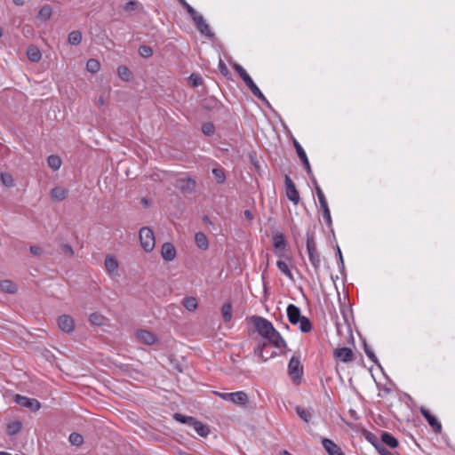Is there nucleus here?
I'll list each match as a JSON object with an SVG mask.
<instances>
[{
    "instance_id": "nucleus-41",
    "label": "nucleus",
    "mask_w": 455,
    "mask_h": 455,
    "mask_svg": "<svg viewBox=\"0 0 455 455\" xmlns=\"http://www.w3.org/2000/svg\"><path fill=\"white\" fill-rule=\"evenodd\" d=\"M276 266L278 267V269L283 273L291 281H294V277H293V275L292 273L291 272L288 265L283 261V260H278L276 262Z\"/></svg>"
},
{
    "instance_id": "nucleus-28",
    "label": "nucleus",
    "mask_w": 455,
    "mask_h": 455,
    "mask_svg": "<svg viewBox=\"0 0 455 455\" xmlns=\"http://www.w3.org/2000/svg\"><path fill=\"white\" fill-rule=\"evenodd\" d=\"M295 410L299 417L307 423L310 421L314 414L312 410H306L301 406H296Z\"/></svg>"
},
{
    "instance_id": "nucleus-62",
    "label": "nucleus",
    "mask_w": 455,
    "mask_h": 455,
    "mask_svg": "<svg viewBox=\"0 0 455 455\" xmlns=\"http://www.w3.org/2000/svg\"><path fill=\"white\" fill-rule=\"evenodd\" d=\"M349 413H350L352 418L356 419V417H355L356 413H355V411L354 410H350Z\"/></svg>"
},
{
    "instance_id": "nucleus-64",
    "label": "nucleus",
    "mask_w": 455,
    "mask_h": 455,
    "mask_svg": "<svg viewBox=\"0 0 455 455\" xmlns=\"http://www.w3.org/2000/svg\"><path fill=\"white\" fill-rule=\"evenodd\" d=\"M0 455H12V454L9 452H6V451H0Z\"/></svg>"
},
{
    "instance_id": "nucleus-20",
    "label": "nucleus",
    "mask_w": 455,
    "mask_h": 455,
    "mask_svg": "<svg viewBox=\"0 0 455 455\" xmlns=\"http://www.w3.org/2000/svg\"><path fill=\"white\" fill-rule=\"evenodd\" d=\"M161 255L166 261H172L176 257V249L172 243H164L162 245Z\"/></svg>"
},
{
    "instance_id": "nucleus-14",
    "label": "nucleus",
    "mask_w": 455,
    "mask_h": 455,
    "mask_svg": "<svg viewBox=\"0 0 455 455\" xmlns=\"http://www.w3.org/2000/svg\"><path fill=\"white\" fill-rule=\"evenodd\" d=\"M270 346H272L271 343L264 341L262 344H259L257 347H255V355L260 357L262 361L268 360L275 355V352L269 351Z\"/></svg>"
},
{
    "instance_id": "nucleus-46",
    "label": "nucleus",
    "mask_w": 455,
    "mask_h": 455,
    "mask_svg": "<svg viewBox=\"0 0 455 455\" xmlns=\"http://www.w3.org/2000/svg\"><path fill=\"white\" fill-rule=\"evenodd\" d=\"M68 440L71 443V444L76 446H80L84 443L83 435L75 432L70 434Z\"/></svg>"
},
{
    "instance_id": "nucleus-7",
    "label": "nucleus",
    "mask_w": 455,
    "mask_h": 455,
    "mask_svg": "<svg viewBox=\"0 0 455 455\" xmlns=\"http://www.w3.org/2000/svg\"><path fill=\"white\" fill-rule=\"evenodd\" d=\"M217 395H219L220 398H222L225 401H229L236 405L244 406L247 404L249 398L246 393L243 391H237L234 393H215Z\"/></svg>"
},
{
    "instance_id": "nucleus-60",
    "label": "nucleus",
    "mask_w": 455,
    "mask_h": 455,
    "mask_svg": "<svg viewBox=\"0 0 455 455\" xmlns=\"http://www.w3.org/2000/svg\"><path fill=\"white\" fill-rule=\"evenodd\" d=\"M312 180V183L314 184V187H315V190L316 191V188L317 187H320L317 183V180L315 178V176L313 175V173L311 175H308Z\"/></svg>"
},
{
    "instance_id": "nucleus-55",
    "label": "nucleus",
    "mask_w": 455,
    "mask_h": 455,
    "mask_svg": "<svg viewBox=\"0 0 455 455\" xmlns=\"http://www.w3.org/2000/svg\"><path fill=\"white\" fill-rule=\"evenodd\" d=\"M181 6L187 11V12L191 15L195 14L196 10L186 1V0H177Z\"/></svg>"
},
{
    "instance_id": "nucleus-32",
    "label": "nucleus",
    "mask_w": 455,
    "mask_h": 455,
    "mask_svg": "<svg viewBox=\"0 0 455 455\" xmlns=\"http://www.w3.org/2000/svg\"><path fill=\"white\" fill-rule=\"evenodd\" d=\"M22 429V423L20 420H14L7 425V434L9 435H15Z\"/></svg>"
},
{
    "instance_id": "nucleus-45",
    "label": "nucleus",
    "mask_w": 455,
    "mask_h": 455,
    "mask_svg": "<svg viewBox=\"0 0 455 455\" xmlns=\"http://www.w3.org/2000/svg\"><path fill=\"white\" fill-rule=\"evenodd\" d=\"M188 83L192 87H198L203 84V79L199 74L192 73L188 76Z\"/></svg>"
},
{
    "instance_id": "nucleus-27",
    "label": "nucleus",
    "mask_w": 455,
    "mask_h": 455,
    "mask_svg": "<svg viewBox=\"0 0 455 455\" xmlns=\"http://www.w3.org/2000/svg\"><path fill=\"white\" fill-rule=\"evenodd\" d=\"M0 289L4 292L13 294L17 291V285L11 280H2L0 281Z\"/></svg>"
},
{
    "instance_id": "nucleus-2",
    "label": "nucleus",
    "mask_w": 455,
    "mask_h": 455,
    "mask_svg": "<svg viewBox=\"0 0 455 455\" xmlns=\"http://www.w3.org/2000/svg\"><path fill=\"white\" fill-rule=\"evenodd\" d=\"M287 317L291 324H299V330L303 333L311 331L313 325L311 321L301 315L300 308L294 304H289L286 309Z\"/></svg>"
},
{
    "instance_id": "nucleus-30",
    "label": "nucleus",
    "mask_w": 455,
    "mask_h": 455,
    "mask_svg": "<svg viewBox=\"0 0 455 455\" xmlns=\"http://www.w3.org/2000/svg\"><path fill=\"white\" fill-rule=\"evenodd\" d=\"M182 305L190 312L195 311L198 307L197 300L195 297H185L182 299Z\"/></svg>"
},
{
    "instance_id": "nucleus-50",
    "label": "nucleus",
    "mask_w": 455,
    "mask_h": 455,
    "mask_svg": "<svg viewBox=\"0 0 455 455\" xmlns=\"http://www.w3.org/2000/svg\"><path fill=\"white\" fill-rule=\"evenodd\" d=\"M140 5V3L139 1L130 0L124 4V10L127 12H131L137 10Z\"/></svg>"
},
{
    "instance_id": "nucleus-26",
    "label": "nucleus",
    "mask_w": 455,
    "mask_h": 455,
    "mask_svg": "<svg viewBox=\"0 0 455 455\" xmlns=\"http://www.w3.org/2000/svg\"><path fill=\"white\" fill-rule=\"evenodd\" d=\"M192 427H194L196 432L202 437H206L210 434L209 427L197 419L196 420L195 424Z\"/></svg>"
},
{
    "instance_id": "nucleus-36",
    "label": "nucleus",
    "mask_w": 455,
    "mask_h": 455,
    "mask_svg": "<svg viewBox=\"0 0 455 455\" xmlns=\"http://www.w3.org/2000/svg\"><path fill=\"white\" fill-rule=\"evenodd\" d=\"M212 175L218 184H223L226 181V173L225 170L221 167L213 168Z\"/></svg>"
},
{
    "instance_id": "nucleus-29",
    "label": "nucleus",
    "mask_w": 455,
    "mask_h": 455,
    "mask_svg": "<svg viewBox=\"0 0 455 455\" xmlns=\"http://www.w3.org/2000/svg\"><path fill=\"white\" fill-rule=\"evenodd\" d=\"M173 419L180 423L186 424L191 427L195 424L196 420V419L192 416H186L181 413H174Z\"/></svg>"
},
{
    "instance_id": "nucleus-34",
    "label": "nucleus",
    "mask_w": 455,
    "mask_h": 455,
    "mask_svg": "<svg viewBox=\"0 0 455 455\" xmlns=\"http://www.w3.org/2000/svg\"><path fill=\"white\" fill-rule=\"evenodd\" d=\"M221 106V102L213 98L206 99L203 104L204 108L207 110H218L220 108Z\"/></svg>"
},
{
    "instance_id": "nucleus-44",
    "label": "nucleus",
    "mask_w": 455,
    "mask_h": 455,
    "mask_svg": "<svg viewBox=\"0 0 455 455\" xmlns=\"http://www.w3.org/2000/svg\"><path fill=\"white\" fill-rule=\"evenodd\" d=\"M119 77L124 81H129L132 76L130 69L126 66H119L117 68Z\"/></svg>"
},
{
    "instance_id": "nucleus-31",
    "label": "nucleus",
    "mask_w": 455,
    "mask_h": 455,
    "mask_svg": "<svg viewBox=\"0 0 455 455\" xmlns=\"http://www.w3.org/2000/svg\"><path fill=\"white\" fill-rule=\"evenodd\" d=\"M68 191L63 188L56 187L52 189L51 195L52 196L58 200L62 201L68 196Z\"/></svg>"
},
{
    "instance_id": "nucleus-39",
    "label": "nucleus",
    "mask_w": 455,
    "mask_h": 455,
    "mask_svg": "<svg viewBox=\"0 0 455 455\" xmlns=\"http://www.w3.org/2000/svg\"><path fill=\"white\" fill-rule=\"evenodd\" d=\"M48 165L54 171H57L61 166V159L60 156L55 155H51L47 158Z\"/></svg>"
},
{
    "instance_id": "nucleus-33",
    "label": "nucleus",
    "mask_w": 455,
    "mask_h": 455,
    "mask_svg": "<svg viewBox=\"0 0 455 455\" xmlns=\"http://www.w3.org/2000/svg\"><path fill=\"white\" fill-rule=\"evenodd\" d=\"M82 41V33L79 30H73L68 36V42L71 45H78Z\"/></svg>"
},
{
    "instance_id": "nucleus-42",
    "label": "nucleus",
    "mask_w": 455,
    "mask_h": 455,
    "mask_svg": "<svg viewBox=\"0 0 455 455\" xmlns=\"http://www.w3.org/2000/svg\"><path fill=\"white\" fill-rule=\"evenodd\" d=\"M89 320L92 324L101 326L104 324L106 318L101 314L95 312L90 315Z\"/></svg>"
},
{
    "instance_id": "nucleus-35",
    "label": "nucleus",
    "mask_w": 455,
    "mask_h": 455,
    "mask_svg": "<svg viewBox=\"0 0 455 455\" xmlns=\"http://www.w3.org/2000/svg\"><path fill=\"white\" fill-rule=\"evenodd\" d=\"M52 12V7L49 4H44L38 12V18L44 21H46L51 18Z\"/></svg>"
},
{
    "instance_id": "nucleus-54",
    "label": "nucleus",
    "mask_w": 455,
    "mask_h": 455,
    "mask_svg": "<svg viewBox=\"0 0 455 455\" xmlns=\"http://www.w3.org/2000/svg\"><path fill=\"white\" fill-rule=\"evenodd\" d=\"M219 69L220 74L225 77H228L230 74L229 69L228 68L227 65L224 63L222 60H220Z\"/></svg>"
},
{
    "instance_id": "nucleus-22",
    "label": "nucleus",
    "mask_w": 455,
    "mask_h": 455,
    "mask_svg": "<svg viewBox=\"0 0 455 455\" xmlns=\"http://www.w3.org/2000/svg\"><path fill=\"white\" fill-rule=\"evenodd\" d=\"M27 56L31 62L36 63L41 60L42 53L38 47L35 45H29L27 48Z\"/></svg>"
},
{
    "instance_id": "nucleus-47",
    "label": "nucleus",
    "mask_w": 455,
    "mask_h": 455,
    "mask_svg": "<svg viewBox=\"0 0 455 455\" xmlns=\"http://www.w3.org/2000/svg\"><path fill=\"white\" fill-rule=\"evenodd\" d=\"M366 440L373 445L376 450H379L382 443H379V439L372 433L367 432L365 435Z\"/></svg>"
},
{
    "instance_id": "nucleus-18",
    "label": "nucleus",
    "mask_w": 455,
    "mask_h": 455,
    "mask_svg": "<svg viewBox=\"0 0 455 455\" xmlns=\"http://www.w3.org/2000/svg\"><path fill=\"white\" fill-rule=\"evenodd\" d=\"M137 339L145 345H153L157 341V337L149 331L139 330L136 332Z\"/></svg>"
},
{
    "instance_id": "nucleus-21",
    "label": "nucleus",
    "mask_w": 455,
    "mask_h": 455,
    "mask_svg": "<svg viewBox=\"0 0 455 455\" xmlns=\"http://www.w3.org/2000/svg\"><path fill=\"white\" fill-rule=\"evenodd\" d=\"M272 245L275 251H284L286 240L283 233L277 232L273 235Z\"/></svg>"
},
{
    "instance_id": "nucleus-56",
    "label": "nucleus",
    "mask_w": 455,
    "mask_h": 455,
    "mask_svg": "<svg viewBox=\"0 0 455 455\" xmlns=\"http://www.w3.org/2000/svg\"><path fill=\"white\" fill-rule=\"evenodd\" d=\"M61 251L63 253L68 254V256H73L74 251L71 245L65 243L61 245Z\"/></svg>"
},
{
    "instance_id": "nucleus-40",
    "label": "nucleus",
    "mask_w": 455,
    "mask_h": 455,
    "mask_svg": "<svg viewBox=\"0 0 455 455\" xmlns=\"http://www.w3.org/2000/svg\"><path fill=\"white\" fill-rule=\"evenodd\" d=\"M363 350L365 352V354L367 355V356L372 361L374 362L378 367L379 368V370H383L382 366L380 365V363H379L374 352L372 351V349L370 347V346L366 343L365 340L363 341Z\"/></svg>"
},
{
    "instance_id": "nucleus-1",
    "label": "nucleus",
    "mask_w": 455,
    "mask_h": 455,
    "mask_svg": "<svg viewBox=\"0 0 455 455\" xmlns=\"http://www.w3.org/2000/svg\"><path fill=\"white\" fill-rule=\"evenodd\" d=\"M251 321L254 323L256 331L259 334L271 343L275 348L286 347V342L277 331L272 323L261 316H252Z\"/></svg>"
},
{
    "instance_id": "nucleus-16",
    "label": "nucleus",
    "mask_w": 455,
    "mask_h": 455,
    "mask_svg": "<svg viewBox=\"0 0 455 455\" xmlns=\"http://www.w3.org/2000/svg\"><path fill=\"white\" fill-rule=\"evenodd\" d=\"M293 145H294V148L296 149L299 158L300 159L304 168L306 169L307 175H311L312 169H311L308 158L306 155V152L304 151V149L302 148L300 144L296 140H293Z\"/></svg>"
},
{
    "instance_id": "nucleus-24",
    "label": "nucleus",
    "mask_w": 455,
    "mask_h": 455,
    "mask_svg": "<svg viewBox=\"0 0 455 455\" xmlns=\"http://www.w3.org/2000/svg\"><path fill=\"white\" fill-rule=\"evenodd\" d=\"M381 441L392 449H395L399 445L398 440L388 432H383L381 434Z\"/></svg>"
},
{
    "instance_id": "nucleus-17",
    "label": "nucleus",
    "mask_w": 455,
    "mask_h": 455,
    "mask_svg": "<svg viewBox=\"0 0 455 455\" xmlns=\"http://www.w3.org/2000/svg\"><path fill=\"white\" fill-rule=\"evenodd\" d=\"M58 325L64 332H71L75 328L74 319L68 315H62L58 318Z\"/></svg>"
},
{
    "instance_id": "nucleus-48",
    "label": "nucleus",
    "mask_w": 455,
    "mask_h": 455,
    "mask_svg": "<svg viewBox=\"0 0 455 455\" xmlns=\"http://www.w3.org/2000/svg\"><path fill=\"white\" fill-rule=\"evenodd\" d=\"M290 379L295 385H299L303 379V371H288Z\"/></svg>"
},
{
    "instance_id": "nucleus-10",
    "label": "nucleus",
    "mask_w": 455,
    "mask_h": 455,
    "mask_svg": "<svg viewBox=\"0 0 455 455\" xmlns=\"http://www.w3.org/2000/svg\"><path fill=\"white\" fill-rule=\"evenodd\" d=\"M284 184H285V194L290 201H291L295 205H297L300 200V196L299 191L296 188V186L290 176L285 175L284 177Z\"/></svg>"
},
{
    "instance_id": "nucleus-43",
    "label": "nucleus",
    "mask_w": 455,
    "mask_h": 455,
    "mask_svg": "<svg viewBox=\"0 0 455 455\" xmlns=\"http://www.w3.org/2000/svg\"><path fill=\"white\" fill-rule=\"evenodd\" d=\"M100 64L96 59H90L86 63V69L90 73H97L100 70Z\"/></svg>"
},
{
    "instance_id": "nucleus-58",
    "label": "nucleus",
    "mask_w": 455,
    "mask_h": 455,
    "mask_svg": "<svg viewBox=\"0 0 455 455\" xmlns=\"http://www.w3.org/2000/svg\"><path fill=\"white\" fill-rule=\"evenodd\" d=\"M379 455H395L391 451H389L383 444L377 450Z\"/></svg>"
},
{
    "instance_id": "nucleus-23",
    "label": "nucleus",
    "mask_w": 455,
    "mask_h": 455,
    "mask_svg": "<svg viewBox=\"0 0 455 455\" xmlns=\"http://www.w3.org/2000/svg\"><path fill=\"white\" fill-rule=\"evenodd\" d=\"M105 267L108 273H114L118 268V261L113 255H107L105 258Z\"/></svg>"
},
{
    "instance_id": "nucleus-53",
    "label": "nucleus",
    "mask_w": 455,
    "mask_h": 455,
    "mask_svg": "<svg viewBox=\"0 0 455 455\" xmlns=\"http://www.w3.org/2000/svg\"><path fill=\"white\" fill-rule=\"evenodd\" d=\"M336 255L338 257L339 267L340 269V272L343 273L345 271V264H344V259H343L342 252H341L340 248L339 247V245H336Z\"/></svg>"
},
{
    "instance_id": "nucleus-49",
    "label": "nucleus",
    "mask_w": 455,
    "mask_h": 455,
    "mask_svg": "<svg viewBox=\"0 0 455 455\" xmlns=\"http://www.w3.org/2000/svg\"><path fill=\"white\" fill-rule=\"evenodd\" d=\"M202 132L206 136H211L215 132V126L212 123L207 122L202 125Z\"/></svg>"
},
{
    "instance_id": "nucleus-37",
    "label": "nucleus",
    "mask_w": 455,
    "mask_h": 455,
    "mask_svg": "<svg viewBox=\"0 0 455 455\" xmlns=\"http://www.w3.org/2000/svg\"><path fill=\"white\" fill-rule=\"evenodd\" d=\"M232 304L230 302H227L223 304L221 307V315L225 322H229L232 319Z\"/></svg>"
},
{
    "instance_id": "nucleus-52",
    "label": "nucleus",
    "mask_w": 455,
    "mask_h": 455,
    "mask_svg": "<svg viewBox=\"0 0 455 455\" xmlns=\"http://www.w3.org/2000/svg\"><path fill=\"white\" fill-rule=\"evenodd\" d=\"M1 180H2L3 184L7 188L13 186L12 176L9 173L2 172L1 173Z\"/></svg>"
},
{
    "instance_id": "nucleus-59",
    "label": "nucleus",
    "mask_w": 455,
    "mask_h": 455,
    "mask_svg": "<svg viewBox=\"0 0 455 455\" xmlns=\"http://www.w3.org/2000/svg\"><path fill=\"white\" fill-rule=\"evenodd\" d=\"M243 214H244L245 218L249 220H252L254 218L252 212L250 210H245Z\"/></svg>"
},
{
    "instance_id": "nucleus-57",
    "label": "nucleus",
    "mask_w": 455,
    "mask_h": 455,
    "mask_svg": "<svg viewBox=\"0 0 455 455\" xmlns=\"http://www.w3.org/2000/svg\"><path fill=\"white\" fill-rule=\"evenodd\" d=\"M29 251L33 255H36V256H39L43 252V250L39 246H36V245L30 246Z\"/></svg>"
},
{
    "instance_id": "nucleus-13",
    "label": "nucleus",
    "mask_w": 455,
    "mask_h": 455,
    "mask_svg": "<svg viewBox=\"0 0 455 455\" xmlns=\"http://www.w3.org/2000/svg\"><path fill=\"white\" fill-rule=\"evenodd\" d=\"M420 413L427 421L428 425L432 427L433 431L439 434L442 432V425L438 419L429 411V410L421 407Z\"/></svg>"
},
{
    "instance_id": "nucleus-15",
    "label": "nucleus",
    "mask_w": 455,
    "mask_h": 455,
    "mask_svg": "<svg viewBox=\"0 0 455 455\" xmlns=\"http://www.w3.org/2000/svg\"><path fill=\"white\" fill-rule=\"evenodd\" d=\"M196 187L192 178L179 179L176 181V188L184 193H192Z\"/></svg>"
},
{
    "instance_id": "nucleus-63",
    "label": "nucleus",
    "mask_w": 455,
    "mask_h": 455,
    "mask_svg": "<svg viewBox=\"0 0 455 455\" xmlns=\"http://www.w3.org/2000/svg\"><path fill=\"white\" fill-rule=\"evenodd\" d=\"M98 101L100 106L104 104V99L102 97H100Z\"/></svg>"
},
{
    "instance_id": "nucleus-8",
    "label": "nucleus",
    "mask_w": 455,
    "mask_h": 455,
    "mask_svg": "<svg viewBox=\"0 0 455 455\" xmlns=\"http://www.w3.org/2000/svg\"><path fill=\"white\" fill-rule=\"evenodd\" d=\"M316 196L318 197L320 207H321L322 212H323V218L326 225L328 226V228H330L331 231L333 233L331 211L329 209V206H328L325 196H324V194H323V190H322V188L320 187L316 188Z\"/></svg>"
},
{
    "instance_id": "nucleus-25",
    "label": "nucleus",
    "mask_w": 455,
    "mask_h": 455,
    "mask_svg": "<svg viewBox=\"0 0 455 455\" xmlns=\"http://www.w3.org/2000/svg\"><path fill=\"white\" fill-rule=\"evenodd\" d=\"M195 241L198 248L201 250H207L209 248V242L206 235L203 232H197L195 235Z\"/></svg>"
},
{
    "instance_id": "nucleus-61",
    "label": "nucleus",
    "mask_w": 455,
    "mask_h": 455,
    "mask_svg": "<svg viewBox=\"0 0 455 455\" xmlns=\"http://www.w3.org/2000/svg\"><path fill=\"white\" fill-rule=\"evenodd\" d=\"M14 4L18 6H22L25 4V0H12Z\"/></svg>"
},
{
    "instance_id": "nucleus-38",
    "label": "nucleus",
    "mask_w": 455,
    "mask_h": 455,
    "mask_svg": "<svg viewBox=\"0 0 455 455\" xmlns=\"http://www.w3.org/2000/svg\"><path fill=\"white\" fill-rule=\"evenodd\" d=\"M287 370H303V366L300 363V355H293L290 359Z\"/></svg>"
},
{
    "instance_id": "nucleus-5",
    "label": "nucleus",
    "mask_w": 455,
    "mask_h": 455,
    "mask_svg": "<svg viewBox=\"0 0 455 455\" xmlns=\"http://www.w3.org/2000/svg\"><path fill=\"white\" fill-rule=\"evenodd\" d=\"M376 372L377 374H374L373 371H369L371 378L373 379L379 389L382 390L385 394L391 393L395 384L387 376L386 371Z\"/></svg>"
},
{
    "instance_id": "nucleus-4",
    "label": "nucleus",
    "mask_w": 455,
    "mask_h": 455,
    "mask_svg": "<svg viewBox=\"0 0 455 455\" xmlns=\"http://www.w3.org/2000/svg\"><path fill=\"white\" fill-rule=\"evenodd\" d=\"M233 68L238 73V75L243 79L247 87L250 89L251 93L263 103L269 105L267 98L264 96L259 88L253 82V80L246 72V70L238 63H234Z\"/></svg>"
},
{
    "instance_id": "nucleus-12",
    "label": "nucleus",
    "mask_w": 455,
    "mask_h": 455,
    "mask_svg": "<svg viewBox=\"0 0 455 455\" xmlns=\"http://www.w3.org/2000/svg\"><path fill=\"white\" fill-rule=\"evenodd\" d=\"M333 356L338 361L343 362V363H348L354 360L355 355L351 348L343 347H338L333 351Z\"/></svg>"
},
{
    "instance_id": "nucleus-51",
    "label": "nucleus",
    "mask_w": 455,
    "mask_h": 455,
    "mask_svg": "<svg viewBox=\"0 0 455 455\" xmlns=\"http://www.w3.org/2000/svg\"><path fill=\"white\" fill-rule=\"evenodd\" d=\"M139 54L142 58H149V57H151L153 55V50L148 45H141L139 48Z\"/></svg>"
},
{
    "instance_id": "nucleus-6",
    "label": "nucleus",
    "mask_w": 455,
    "mask_h": 455,
    "mask_svg": "<svg viewBox=\"0 0 455 455\" xmlns=\"http://www.w3.org/2000/svg\"><path fill=\"white\" fill-rule=\"evenodd\" d=\"M140 240L142 248L147 251L150 252L155 248V235L151 228L143 227L140 230Z\"/></svg>"
},
{
    "instance_id": "nucleus-11",
    "label": "nucleus",
    "mask_w": 455,
    "mask_h": 455,
    "mask_svg": "<svg viewBox=\"0 0 455 455\" xmlns=\"http://www.w3.org/2000/svg\"><path fill=\"white\" fill-rule=\"evenodd\" d=\"M14 402L22 407L29 409L33 412L39 411L41 408V403L38 400L28 398L21 395H16L14 396Z\"/></svg>"
},
{
    "instance_id": "nucleus-3",
    "label": "nucleus",
    "mask_w": 455,
    "mask_h": 455,
    "mask_svg": "<svg viewBox=\"0 0 455 455\" xmlns=\"http://www.w3.org/2000/svg\"><path fill=\"white\" fill-rule=\"evenodd\" d=\"M306 237L308 259L314 267L315 274L318 275L321 267V254L317 250L315 233L313 231L307 230Z\"/></svg>"
},
{
    "instance_id": "nucleus-9",
    "label": "nucleus",
    "mask_w": 455,
    "mask_h": 455,
    "mask_svg": "<svg viewBox=\"0 0 455 455\" xmlns=\"http://www.w3.org/2000/svg\"><path fill=\"white\" fill-rule=\"evenodd\" d=\"M194 21L196 29L206 37L212 39L214 37V33L211 30L210 26L206 23L203 15L198 13L196 11L195 14L189 15Z\"/></svg>"
},
{
    "instance_id": "nucleus-19",
    "label": "nucleus",
    "mask_w": 455,
    "mask_h": 455,
    "mask_svg": "<svg viewBox=\"0 0 455 455\" xmlns=\"http://www.w3.org/2000/svg\"><path fill=\"white\" fill-rule=\"evenodd\" d=\"M322 444L329 455H344L342 450L331 439L323 438Z\"/></svg>"
}]
</instances>
